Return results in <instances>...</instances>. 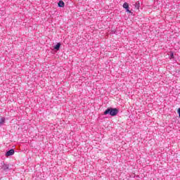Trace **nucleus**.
I'll use <instances>...</instances> for the list:
<instances>
[{"mask_svg": "<svg viewBox=\"0 0 180 180\" xmlns=\"http://www.w3.org/2000/svg\"><path fill=\"white\" fill-rule=\"evenodd\" d=\"M119 113L117 108H108L105 112L104 115H110V116H116Z\"/></svg>", "mask_w": 180, "mask_h": 180, "instance_id": "nucleus-1", "label": "nucleus"}, {"mask_svg": "<svg viewBox=\"0 0 180 180\" xmlns=\"http://www.w3.org/2000/svg\"><path fill=\"white\" fill-rule=\"evenodd\" d=\"M15 154V150L11 149L6 152V157H11V155H13Z\"/></svg>", "mask_w": 180, "mask_h": 180, "instance_id": "nucleus-2", "label": "nucleus"}, {"mask_svg": "<svg viewBox=\"0 0 180 180\" xmlns=\"http://www.w3.org/2000/svg\"><path fill=\"white\" fill-rule=\"evenodd\" d=\"M65 5V4L62 0L59 1V2L58 3V6L60 8H64Z\"/></svg>", "mask_w": 180, "mask_h": 180, "instance_id": "nucleus-3", "label": "nucleus"}, {"mask_svg": "<svg viewBox=\"0 0 180 180\" xmlns=\"http://www.w3.org/2000/svg\"><path fill=\"white\" fill-rule=\"evenodd\" d=\"M61 46V43H58L55 46V50H60V47Z\"/></svg>", "mask_w": 180, "mask_h": 180, "instance_id": "nucleus-4", "label": "nucleus"}, {"mask_svg": "<svg viewBox=\"0 0 180 180\" xmlns=\"http://www.w3.org/2000/svg\"><path fill=\"white\" fill-rule=\"evenodd\" d=\"M2 169H4V171H6V169H9V166L7 165H4L2 166Z\"/></svg>", "mask_w": 180, "mask_h": 180, "instance_id": "nucleus-5", "label": "nucleus"}, {"mask_svg": "<svg viewBox=\"0 0 180 180\" xmlns=\"http://www.w3.org/2000/svg\"><path fill=\"white\" fill-rule=\"evenodd\" d=\"M123 8H124V9H129V4L124 3L123 4Z\"/></svg>", "mask_w": 180, "mask_h": 180, "instance_id": "nucleus-6", "label": "nucleus"}, {"mask_svg": "<svg viewBox=\"0 0 180 180\" xmlns=\"http://www.w3.org/2000/svg\"><path fill=\"white\" fill-rule=\"evenodd\" d=\"M4 123H5V118H0V124H4Z\"/></svg>", "mask_w": 180, "mask_h": 180, "instance_id": "nucleus-7", "label": "nucleus"}, {"mask_svg": "<svg viewBox=\"0 0 180 180\" xmlns=\"http://www.w3.org/2000/svg\"><path fill=\"white\" fill-rule=\"evenodd\" d=\"M127 9V12H128L129 13H131V11H130V10H129V8H126Z\"/></svg>", "mask_w": 180, "mask_h": 180, "instance_id": "nucleus-8", "label": "nucleus"}, {"mask_svg": "<svg viewBox=\"0 0 180 180\" xmlns=\"http://www.w3.org/2000/svg\"><path fill=\"white\" fill-rule=\"evenodd\" d=\"M178 113H179V116L180 117V108L178 109Z\"/></svg>", "mask_w": 180, "mask_h": 180, "instance_id": "nucleus-9", "label": "nucleus"}, {"mask_svg": "<svg viewBox=\"0 0 180 180\" xmlns=\"http://www.w3.org/2000/svg\"><path fill=\"white\" fill-rule=\"evenodd\" d=\"M173 56H174V55L172 54V57H173Z\"/></svg>", "mask_w": 180, "mask_h": 180, "instance_id": "nucleus-10", "label": "nucleus"}]
</instances>
